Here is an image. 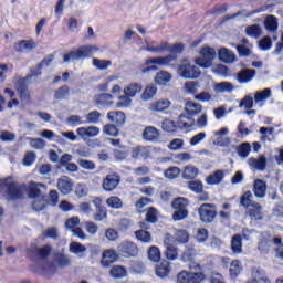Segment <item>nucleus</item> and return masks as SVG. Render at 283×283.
<instances>
[{"instance_id":"1","label":"nucleus","mask_w":283,"mask_h":283,"mask_svg":"<svg viewBox=\"0 0 283 283\" xmlns=\"http://www.w3.org/2000/svg\"><path fill=\"white\" fill-rule=\"evenodd\" d=\"M147 52H153L154 54H165L169 52L170 54L158 57H150L145 61V67L142 69V74H148V72H158V66H169L171 63L178 61V56L185 52V43L178 42L169 44L167 41H161L159 45H150L146 48Z\"/></svg>"},{"instance_id":"2","label":"nucleus","mask_w":283,"mask_h":283,"mask_svg":"<svg viewBox=\"0 0 283 283\" xmlns=\"http://www.w3.org/2000/svg\"><path fill=\"white\" fill-rule=\"evenodd\" d=\"M12 180H14L12 176L0 179V191H3V188H7L6 195L8 196V200H23L25 198V191L28 198L31 200H36L43 195L41 189H48V186L43 182L30 181L28 185H25L18 184L17 181Z\"/></svg>"},{"instance_id":"3","label":"nucleus","mask_w":283,"mask_h":283,"mask_svg":"<svg viewBox=\"0 0 283 283\" xmlns=\"http://www.w3.org/2000/svg\"><path fill=\"white\" fill-rule=\"evenodd\" d=\"M41 72H35L27 75L25 77H20L15 83V90L22 103H30L32 96L30 95V90H28V81L33 78V76H41Z\"/></svg>"},{"instance_id":"4","label":"nucleus","mask_w":283,"mask_h":283,"mask_svg":"<svg viewBox=\"0 0 283 283\" xmlns=\"http://www.w3.org/2000/svg\"><path fill=\"white\" fill-rule=\"evenodd\" d=\"M143 92V84L140 83H130L126 87H124V96H119V101L116 104V107L123 108L127 107L129 103H132V98L136 96V94H140Z\"/></svg>"},{"instance_id":"5","label":"nucleus","mask_w":283,"mask_h":283,"mask_svg":"<svg viewBox=\"0 0 283 283\" xmlns=\"http://www.w3.org/2000/svg\"><path fill=\"white\" fill-rule=\"evenodd\" d=\"M198 213L201 222L211 224L216 220V216H218V208L214 203H202L198 209Z\"/></svg>"},{"instance_id":"6","label":"nucleus","mask_w":283,"mask_h":283,"mask_svg":"<svg viewBox=\"0 0 283 283\" xmlns=\"http://www.w3.org/2000/svg\"><path fill=\"white\" fill-rule=\"evenodd\" d=\"M200 55L202 57H197L196 64L203 69L211 67L213 65V59H216V49L205 46L200 50Z\"/></svg>"},{"instance_id":"7","label":"nucleus","mask_w":283,"mask_h":283,"mask_svg":"<svg viewBox=\"0 0 283 283\" xmlns=\"http://www.w3.org/2000/svg\"><path fill=\"white\" fill-rule=\"evenodd\" d=\"M202 272H189L182 270L177 274V283H202L206 280Z\"/></svg>"},{"instance_id":"8","label":"nucleus","mask_w":283,"mask_h":283,"mask_svg":"<svg viewBox=\"0 0 283 283\" xmlns=\"http://www.w3.org/2000/svg\"><path fill=\"white\" fill-rule=\"evenodd\" d=\"M196 255H198V252L196 251V248H193V245L186 247L185 251L181 254V261L189 262L190 270L201 271L202 266L200 265V263L196 262Z\"/></svg>"},{"instance_id":"9","label":"nucleus","mask_w":283,"mask_h":283,"mask_svg":"<svg viewBox=\"0 0 283 283\" xmlns=\"http://www.w3.org/2000/svg\"><path fill=\"white\" fill-rule=\"evenodd\" d=\"M178 74L181 78H198L200 76V69L196 65L185 63L179 65Z\"/></svg>"},{"instance_id":"10","label":"nucleus","mask_w":283,"mask_h":283,"mask_svg":"<svg viewBox=\"0 0 283 283\" xmlns=\"http://www.w3.org/2000/svg\"><path fill=\"white\" fill-rule=\"evenodd\" d=\"M118 251L124 258H136L139 253L138 245L132 241H124L118 247Z\"/></svg>"},{"instance_id":"11","label":"nucleus","mask_w":283,"mask_h":283,"mask_svg":"<svg viewBox=\"0 0 283 283\" xmlns=\"http://www.w3.org/2000/svg\"><path fill=\"white\" fill-rule=\"evenodd\" d=\"M118 185H120V176L116 172H112L106 175V177L102 181V189L104 191L111 192L114 191Z\"/></svg>"},{"instance_id":"12","label":"nucleus","mask_w":283,"mask_h":283,"mask_svg":"<svg viewBox=\"0 0 283 283\" xmlns=\"http://www.w3.org/2000/svg\"><path fill=\"white\" fill-rule=\"evenodd\" d=\"M92 202L96 208V212L93 214L95 222L107 220V208L103 206V199L101 197H95Z\"/></svg>"},{"instance_id":"13","label":"nucleus","mask_w":283,"mask_h":283,"mask_svg":"<svg viewBox=\"0 0 283 283\" xmlns=\"http://www.w3.org/2000/svg\"><path fill=\"white\" fill-rule=\"evenodd\" d=\"M142 136L146 143H158L160 140V130L154 126H146Z\"/></svg>"},{"instance_id":"14","label":"nucleus","mask_w":283,"mask_h":283,"mask_svg":"<svg viewBox=\"0 0 283 283\" xmlns=\"http://www.w3.org/2000/svg\"><path fill=\"white\" fill-rule=\"evenodd\" d=\"M244 271V265H242V261L234 259L230 263L229 268V277L230 280H238L242 272Z\"/></svg>"},{"instance_id":"15","label":"nucleus","mask_w":283,"mask_h":283,"mask_svg":"<svg viewBox=\"0 0 283 283\" xmlns=\"http://www.w3.org/2000/svg\"><path fill=\"white\" fill-rule=\"evenodd\" d=\"M76 134L80 138H96L101 134V128L97 126L80 127L76 129Z\"/></svg>"},{"instance_id":"16","label":"nucleus","mask_w":283,"mask_h":283,"mask_svg":"<svg viewBox=\"0 0 283 283\" xmlns=\"http://www.w3.org/2000/svg\"><path fill=\"white\" fill-rule=\"evenodd\" d=\"M95 105L99 107H112L114 105V95L109 93H101L95 95Z\"/></svg>"},{"instance_id":"17","label":"nucleus","mask_w":283,"mask_h":283,"mask_svg":"<svg viewBox=\"0 0 283 283\" xmlns=\"http://www.w3.org/2000/svg\"><path fill=\"white\" fill-rule=\"evenodd\" d=\"M107 119L114 123L117 127H123L125 125V113L123 111H111L107 113Z\"/></svg>"},{"instance_id":"18","label":"nucleus","mask_w":283,"mask_h":283,"mask_svg":"<svg viewBox=\"0 0 283 283\" xmlns=\"http://www.w3.org/2000/svg\"><path fill=\"white\" fill-rule=\"evenodd\" d=\"M255 78V70L254 69H242L238 74H237V81L241 85L244 83H251Z\"/></svg>"},{"instance_id":"19","label":"nucleus","mask_w":283,"mask_h":283,"mask_svg":"<svg viewBox=\"0 0 283 283\" xmlns=\"http://www.w3.org/2000/svg\"><path fill=\"white\" fill-rule=\"evenodd\" d=\"M116 260H118V254L116 253V250H105L102 254L101 264L105 268H108L111 264H114Z\"/></svg>"},{"instance_id":"20","label":"nucleus","mask_w":283,"mask_h":283,"mask_svg":"<svg viewBox=\"0 0 283 283\" xmlns=\"http://www.w3.org/2000/svg\"><path fill=\"white\" fill-rule=\"evenodd\" d=\"M13 48L19 53L31 52V50H34V48H36V42H34V40H21L15 43Z\"/></svg>"},{"instance_id":"21","label":"nucleus","mask_w":283,"mask_h":283,"mask_svg":"<svg viewBox=\"0 0 283 283\" xmlns=\"http://www.w3.org/2000/svg\"><path fill=\"white\" fill-rule=\"evenodd\" d=\"M73 187H74V185L67 177H63L57 180V189L62 193V196H67V195L72 193Z\"/></svg>"},{"instance_id":"22","label":"nucleus","mask_w":283,"mask_h":283,"mask_svg":"<svg viewBox=\"0 0 283 283\" xmlns=\"http://www.w3.org/2000/svg\"><path fill=\"white\" fill-rule=\"evenodd\" d=\"M151 156V151L147 146H136L132 148V158H142L143 160H147Z\"/></svg>"},{"instance_id":"23","label":"nucleus","mask_w":283,"mask_h":283,"mask_svg":"<svg viewBox=\"0 0 283 283\" xmlns=\"http://www.w3.org/2000/svg\"><path fill=\"white\" fill-rule=\"evenodd\" d=\"M171 107V101L169 99H158L150 104L149 109L151 112H167Z\"/></svg>"},{"instance_id":"24","label":"nucleus","mask_w":283,"mask_h":283,"mask_svg":"<svg viewBox=\"0 0 283 283\" xmlns=\"http://www.w3.org/2000/svg\"><path fill=\"white\" fill-rule=\"evenodd\" d=\"M248 209V216L251 218V220L260 221L262 220V206L259 202H254L251 205Z\"/></svg>"},{"instance_id":"25","label":"nucleus","mask_w":283,"mask_h":283,"mask_svg":"<svg viewBox=\"0 0 283 283\" xmlns=\"http://www.w3.org/2000/svg\"><path fill=\"white\" fill-rule=\"evenodd\" d=\"M218 56L221 63H234L235 61V53L227 48L220 49Z\"/></svg>"},{"instance_id":"26","label":"nucleus","mask_w":283,"mask_h":283,"mask_svg":"<svg viewBox=\"0 0 283 283\" xmlns=\"http://www.w3.org/2000/svg\"><path fill=\"white\" fill-rule=\"evenodd\" d=\"M156 275L157 277H167L171 271V264L169 261L164 260L159 264L156 265Z\"/></svg>"},{"instance_id":"27","label":"nucleus","mask_w":283,"mask_h":283,"mask_svg":"<svg viewBox=\"0 0 283 283\" xmlns=\"http://www.w3.org/2000/svg\"><path fill=\"white\" fill-rule=\"evenodd\" d=\"M70 86L67 84H64L55 90L53 98L54 101H67V98H70Z\"/></svg>"},{"instance_id":"28","label":"nucleus","mask_w":283,"mask_h":283,"mask_svg":"<svg viewBox=\"0 0 283 283\" xmlns=\"http://www.w3.org/2000/svg\"><path fill=\"white\" fill-rule=\"evenodd\" d=\"M253 192L256 198L266 196V182L262 179L254 180Z\"/></svg>"},{"instance_id":"29","label":"nucleus","mask_w":283,"mask_h":283,"mask_svg":"<svg viewBox=\"0 0 283 283\" xmlns=\"http://www.w3.org/2000/svg\"><path fill=\"white\" fill-rule=\"evenodd\" d=\"M230 247L234 255H240L242 253V234H234L231 239Z\"/></svg>"},{"instance_id":"30","label":"nucleus","mask_w":283,"mask_h":283,"mask_svg":"<svg viewBox=\"0 0 283 283\" xmlns=\"http://www.w3.org/2000/svg\"><path fill=\"white\" fill-rule=\"evenodd\" d=\"M75 59H87L92 56L94 53V46L92 45H83L80 46L76 51H74Z\"/></svg>"},{"instance_id":"31","label":"nucleus","mask_w":283,"mask_h":283,"mask_svg":"<svg viewBox=\"0 0 283 283\" xmlns=\"http://www.w3.org/2000/svg\"><path fill=\"white\" fill-rule=\"evenodd\" d=\"M185 112H187V114L189 116H198V114H200L202 112V104L199 103H195V102H187L186 103V107H185Z\"/></svg>"},{"instance_id":"32","label":"nucleus","mask_w":283,"mask_h":283,"mask_svg":"<svg viewBox=\"0 0 283 283\" xmlns=\"http://www.w3.org/2000/svg\"><path fill=\"white\" fill-rule=\"evenodd\" d=\"M135 238L139 242H143V244H151V242H154V239L151 238V232L147 230L135 231Z\"/></svg>"},{"instance_id":"33","label":"nucleus","mask_w":283,"mask_h":283,"mask_svg":"<svg viewBox=\"0 0 283 283\" xmlns=\"http://www.w3.org/2000/svg\"><path fill=\"white\" fill-rule=\"evenodd\" d=\"M53 262L59 266L60 269H65V266H70L72 264V261L67 255L64 253H55Z\"/></svg>"},{"instance_id":"34","label":"nucleus","mask_w":283,"mask_h":283,"mask_svg":"<svg viewBox=\"0 0 283 283\" xmlns=\"http://www.w3.org/2000/svg\"><path fill=\"white\" fill-rule=\"evenodd\" d=\"M224 180V171L216 170L213 174L209 175L206 179L207 185H220Z\"/></svg>"},{"instance_id":"35","label":"nucleus","mask_w":283,"mask_h":283,"mask_svg":"<svg viewBox=\"0 0 283 283\" xmlns=\"http://www.w3.org/2000/svg\"><path fill=\"white\" fill-rule=\"evenodd\" d=\"M249 165H251V167H254V169H258V171H264L266 169V157L262 156L259 159L250 158Z\"/></svg>"},{"instance_id":"36","label":"nucleus","mask_w":283,"mask_h":283,"mask_svg":"<svg viewBox=\"0 0 283 283\" xmlns=\"http://www.w3.org/2000/svg\"><path fill=\"white\" fill-rule=\"evenodd\" d=\"M271 234L269 232H261V238L259 241V251H269L271 245Z\"/></svg>"},{"instance_id":"37","label":"nucleus","mask_w":283,"mask_h":283,"mask_svg":"<svg viewBox=\"0 0 283 283\" xmlns=\"http://www.w3.org/2000/svg\"><path fill=\"white\" fill-rule=\"evenodd\" d=\"M171 81V74L167 71H160L155 76V83L157 85H167Z\"/></svg>"},{"instance_id":"38","label":"nucleus","mask_w":283,"mask_h":283,"mask_svg":"<svg viewBox=\"0 0 283 283\" xmlns=\"http://www.w3.org/2000/svg\"><path fill=\"white\" fill-rule=\"evenodd\" d=\"M145 220L148 222V224H156V222H158V209L155 207H149L146 210Z\"/></svg>"},{"instance_id":"39","label":"nucleus","mask_w":283,"mask_h":283,"mask_svg":"<svg viewBox=\"0 0 283 283\" xmlns=\"http://www.w3.org/2000/svg\"><path fill=\"white\" fill-rule=\"evenodd\" d=\"M157 92H158V87H156V85H154V84H150L145 87V90L142 94V99L143 101H151V98H154V96H156Z\"/></svg>"},{"instance_id":"40","label":"nucleus","mask_w":283,"mask_h":283,"mask_svg":"<svg viewBox=\"0 0 283 283\" xmlns=\"http://www.w3.org/2000/svg\"><path fill=\"white\" fill-rule=\"evenodd\" d=\"M109 273L114 280H122V277L127 275V270L123 265H115L111 269Z\"/></svg>"},{"instance_id":"41","label":"nucleus","mask_w":283,"mask_h":283,"mask_svg":"<svg viewBox=\"0 0 283 283\" xmlns=\"http://www.w3.org/2000/svg\"><path fill=\"white\" fill-rule=\"evenodd\" d=\"M252 198H253V192H251V190L245 191L240 198L241 207H243L244 209H249L251 205H255V202L251 200Z\"/></svg>"},{"instance_id":"42","label":"nucleus","mask_w":283,"mask_h":283,"mask_svg":"<svg viewBox=\"0 0 283 283\" xmlns=\"http://www.w3.org/2000/svg\"><path fill=\"white\" fill-rule=\"evenodd\" d=\"M106 205L109 207V209H123V199L116 196H111L106 199Z\"/></svg>"},{"instance_id":"43","label":"nucleus","mask_w":283,"mask_h":283,"mask_svg":"<svg viewBox=\"0 0 283 283\" xmlns=\"http://www.w3.org/2000/svg\"><path fill=\"white\" fill-rule=\"evenodd\" d=\"M245 34L254 39H260V36H262V28H260V24L249 25L245 29Z\"/></svg>"},{"instance_id":"44","label":"nucleus","mask_w":283,"mask_h":283,"mask_svg":"<svg viewBox=\"0 0 283 283\" xmlns=\"http://www.w3.org/2000/svg\"><path fill=\"white\" fill-rule=\"evenodd\" d=\"M229 10V4H216L210 11L207 12L208 15L220 17V14H224Z\"/></svg>"},{"instance_id":"45","label":"nucleus","mask_w":283,"mask_h":283,"mask_svg":"<svg viewBox=\"0 0 283 283\" xmlns=\"http://www.w3.org/2000/svg\"><path fill=\"white\" fill-rule=\"evenodd\" d=\"M160 249H158V247L153 245L148 249V259L150 260V262H160Z\"/></svg>"},{"instance_id":"46","label":"nucleus","mask_w":283,"mask_h":283,"mask_svg":"<svg viewBox=\"0 0 283 283\" xmlns=\"http://www.w3.org/2000/svg\"><path fill=\"white\" fill-rule=\"evenodd\" d=\"M165 255L167 260H178V249L174 244H167Z\"/></svg>"},{"instance_id":"47","label":"nucleus","mask_w":283,"mask_h":283,"mask_svg":"<svg viewBox=\"0 0 283 283\" xmlns=\"http://www.w3.org/2000/svg\"><path fill=\"white\" fill-rule=\"evenodd\" d=\"M187 199L185 197H179L172 200L171 207L177 210H187Z\"/></svg>"},{"instance_id":"48","label":"nucleus","mask_w":283,"mask_h":283,"mask_svg":"<svg viewBox=\"0 0 283 283\" xmlns=\"http://www.w3.org/2000/svg\"><path fill=\"white\" fill-rule=\"evenodd\" d=\"M52 61H54V55L50 54L46 57H44L38 65H36V70H32L31 74H34L36 72H41L43 70V67H49L50 63H52Z\"/></svg>"},{"instance_id":"49","label":"nucleus","mask_w":283,"mask_h":283,"mask_svg":"<svg viewBox=\"0 0 283 283\" xmlns=\"http://www.w3.org/2000/svg\"><path fill=\"white\" fill-rule=\"evenodd\" d=\"M51 254H52V245H43L36 251V255L40 260H48V258H50Z\"/></svg>"},{"instance_id":"50","label":"nucleus","mask_w":283,"mask_h":283,"mask_svg":"<svg viewBox=\"0 0 283 283\" xmlns=\"http://www.w3.org/2000/svg\"><path fill=\"white\" fill-rule=\"evenodd\" d=\"M85 118L86 123H88L90 125H96L97 123H101V112H90L88 114H86Z\"/></svg>"},{"instance_id":"51","label":"nucleus","mask_w":283,"mask_h":283,"mask_svg":"<svg viewBox=\"0 0 283 283\" xmlns=\"http://www.w3.org/2000/svg\"><path fill=\"white\" fill-rule=\"evenodd\" d=\"M22 163L24 165V167H32V165H34V163H36V153L34 151H27Z\"/></svg>"},{"instance_id":"52","label":"nucleus","mask_w":283,"mask_h":283,"mask_svg":"<svg viewBox=\"0 0 283 283\" xmlns=\"http://www.w3.org/2000/svg\"><path fill=\"white\" fill-rule=\"evenodd\" d=\"M175 237L179 244H187L190 238L189 232L187 230H177Z\"/></svg>"},{"instance_id":"53","label":"nucleus","mask_w":283,"mask_h":283,"mask_svg":"<svg viewBox=\"0 0 283 283\" xmlns=\"http://www.w3.org/2000/svg\"><path fill=\"white\" fill-rule=\"evenodd\" d=\"M188 189L193 191V193H202L205 190V185H202V181L192 180L188 182Z\"/></svg>"},{"instance_id":"54","label":"nucleus","mask_w":283,"mask_h":283,"mask_svg":"<svg viewBox=\"0 0 283 283\" xmlns=\"http://www.w3.org/2000/svg\"><path fill=\"white\" fill-rule=\"evenodd\" d=\"M87 248L80 242L70 243V252L74 253V255H80V253H85Z\"/></svg>"},{"instance_id":"55","label":"nucleus","mask_w":283,"mask_h":283,"mask_svg":"<svg viewBox=\"0 0 283 283\" xmlns=\"http://www.w3.org/2000/svg\"><path fill=\"white\" fill-rule=\"evenodd\" d=\"M240 158H248L251 154V145L249 143H243L237 148Z\"/></svg>"},{"instance_id":"56","label":"nucleus","mask_w":283,"mask_h":283,"mask_svg":"<svg viewBox=\"0 0 283 283\" xmlns=\"http://www.w3.org/2000/svg\"><path fill=\"white\" fill-rule=\"evenodd\" d=\"M266 98H271V88H264L261 92H256L254 95L255 103H262V101H266Z\"/></svg>"},{"instance_id":"57","label":"nucleus","mask_w":283,"mask_h":283,"mask_svg":"<svg viewBox=\"0 0 283 283\" xmlns=\"http://www.w3.org/2000/svg\"><path fill=\"white\" fill-rule=\"evenodd\" d=\"M184 87L188 94H198V88L200 87V83L188 81L185 83Z\"/></svg>"},{"instance_id":"58","label":"nucleus","mask_w":283,"mask_h":283,"mask_svg":"<svg viewBox=\"0 0 283 283\" xmlns=\"http://www.w3.org/2000/svg\"><path fill=\"white\" fill-rule=\"evenodd\" d=\"M163 129L164 132H168V134H174L178 132V125L174 120L166 119L163 122Z\"/></svg>"},{"instance_id":"59","label":"nucleus","mask_w":283,"mask_h":283,"mask_svg":"<svg viewBox=\"0 0 283 283\" xmlns=\"http://www.w3.org/2000/svg\"><path fill=\"white\" fill-rule=\"evenodd\" d=\"M273 244H276L277 248L275 249L276 258L283 261V243L281 237H275L272 239Z\"/></svg>"},{"instance_id":"60","label":"nucleus","mask_w":283,"mask_h":283,"mask_svg":"<svg viewBox=\"0 0 283 283\" xmlns=\"http://www.w3.org/2000/svg\"><path fill=\"white\" fill-rule=\"evenodd\" d=\"M265 28L270 32H275L277 30V18L275 15H269L265 20Z\"/></svg>"},{"instance_id":"61","label":"nucleus","mask_w":283,"mask_h":283,"mask_svg":"<svg viewBox=\"0 0 283 283\" xmlns=\"http://www.w3.org/2000/svg\"><path fill=\"white\" fill-rule=\"evenodd\" d=\"M77 165L82 169H86L87 171H94L96 169V164H94V161L87 160V159H78Z\"/></svg>"},{"instance_id":"62","label":"nucleus","mask_w":283,"mask_h":283,"mask_svg":"<svg viewBox=\"0 0 283 283\" xmlns=\"http://www.w3.org/2000/svg\"><path fill=\"white\" fill-rule=\"evenodd\" d=\"M93 65L97 67V70H107L109 65H112V61L109 60H99L94 57L93 59Z\"/></svg>"},{"instance_id":"63","label":"nucleus","mask_w":283,"mask_h":283,"mask_svg":"<svg viewBox=\"0 0 283 283\" xmlns=\"http://www.w3.org/2000/svg\"><path fill=\"white\" fill-rule=\"evenodd\" d=\"M217 92H233V84L231 82H221L216 85Z\"/></svg>"},{"instance_id":"64","label":"nucleus","mask_w":283,"mask_h":283,"mask_svg":"<svg viewBox=\"0 0 283 283\" xmlns=\"http://www.w3.org/2000/svg\"><path fill=\"white\" fill-rule=\"evenodd\" d=\"M113 156L115 160H125V158H127V151L125 150V146H119V149H114Z\"/></svg>"}]
</instances>
